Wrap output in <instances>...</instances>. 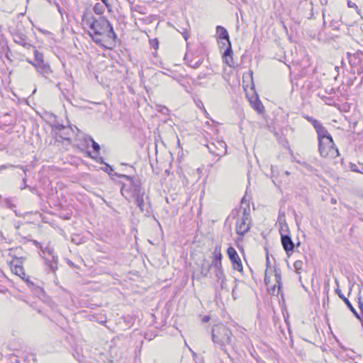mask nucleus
Instances as JSON below:
<instances>
[{
  "instance_id": "obj_37",
  "label": "nucleus",
  "mask_w": 363,
  "mask_h": 363,
  "mask_svg": "<svg viewBox=\"0 0 363 363\" xmlns=\"http://www.w3.org/2000/svg\"><path fill=\"white\" fill-rule=\"evenodd\" d=\"M105 166H106V167H105L104 168H103V170H104V172H106V173H108V174H111V172H113V167H112V166H111L110 164H107V163H106V164H105Z\"/></svg>"
},
{
  "instance_id": "obj_1",
  "label": "nucleus",
  "mask_w": 363,
  "mask_h": 363,
  "mask_svg": "<svg viewBox=\"0 0 363 363\" xmlns=\"http://www.w3.org/2000/svg\"><path fill=\"white\" fill-rule=\"evenodd\" d=\"M89 35L99 45H103L104 37H106L114 42L117 39V35L114 32L112 25L104 16L98 17L94 22L89 26Z\"/></svg>"
},
{
  "instance_id": "obj_50",
  "label": "nucleus",
  "mask_w": 363,
  "mask_h": 363,
  "mask_svg": "<svg viewBox=\"0 0 363 363\" xmlns=\"http://www.w3.org/2000/svg\"><path fill=\"white\" fill-rule=\"evenodd\" d=\"M201 65V61H198V62H196L194 65H191V67H194V68H197V67H199Z\"/></svg>"
},
{
  "instance_id": "obj_38",
  "label": "nucleus",
  "mask_w": 363,
  "mask_h": 363,
  "mask_svg": "<svg viewBox=\"0 0 363 363\" xmlns=\"http://www.w3.org/2000/svg\"><path fill=\"white\" fill-rule=\"evenodd\" d=\"M26 181H27V179L26 177H24L23 178V180H22V185L20 186V189L21 190L24 189H31V187L28 185L26 184Z\"/></svg>"
},
{
  "instance_id": "obj_56",
  "label": "nucleus",
  "mask_w": 363,
  "mask_h": 363,
  "mask_svg": "<svg viewBox=\"0 0 363 363\" xmlns=\"http://www.w3.org/2000/svg\"><path fill=\"white\" fill-rule=\"evenodd\" d=\"M362 322V325L363 327V315H362V318L360 317V319H359Z\"/></svg>"
},
{
  "instance_id": "obj_54",
  "label": "nucleus",
  "mask_w": 363,
  "mask_h": 363,
  "mask_svg": "<svg viewBox=\"0 0 363 363\" xmlns=\"http://www.w3.org/2000/svg\"><path fill=\"white\" fill-rule=\"evenodd\" d=\"M307 169H308V170H310V171H312V170H313V167H312V166H311V165H308V166H307Z\"/></svg>"
},
{
  "instance_id": "obj_9",
  "label": "nucleus",
  "mask_w": 363,
  "mask_h": 363,
  "mask_svg": "<svg viewBox=\"0 0 363 363\" xmlns=\"http://www.w3.org/2000/svg\"><path fill=\"white\" fill-rule=\"evenodd\" d=\"M350 63L352 67H357L359 74L363 72V53L357 52L350 57Z\"/></svg>"
},
{
  "instance_id": "obj_3",
  "label": "nucleus",
  "mask_w": 363,
  "mask_h": 363,
  "mask_svg": "<svg viewBox=\"0 0 363 363\" xmlns=\"http://www.w3.org/2000/svg\"><path fill=\"white\" fill-rule=\"evenodd\" d=\"M211 332L212 340L214 344L218 345L220 350L230 357L226 346L231 344L233 335L231 330L227 326L220 324L213 326Z\"/></svg>"
},
{
  "instance_id": "obj_7",
  "label": "nucleus",
  "mask_w": 363,
  "mask_h": 363,
  "mask_svg": "<svg viewBox=\"0 0 363 363\" xmlns=\"http://www.w3.org/2000/svg\"><path fill=\"white\" fill-rule=\"evenodd\" d=\"M251 220L249 218H240L237 220L235 230L237 234L243 236L250 229Z\"/></svg>"
},
{
  "instance_id": "obj_51",
  "label": "nucleus",
  "mask_w": 363,
  "mask_h": 363,
  "mask_svg": "<svg viewBox=\"0 0 363 363\" xmlns=\"http://www.w3.org/2000/svg\"><path fill=\"white\" fill-rule=\"evenodd\" d=\"M97 162H99V163H101V164H106V163L104 162V157H100L97 160Z\"/></svg>"
},
{
  "instance_id": "obj_4",
  "label": "nucleus",
  "mask_w": 363,
  "mask_h": 363,
  "mask_svg": "<svg viewBox=\"0 0 363 363\" xmlns=\"http://www.w3.org/2000/svg\"><path fill=\"white\" fill-rule=\"evenodd\" d=\"M315 131L318 135V152L320 155L333 156L335 152L333 149H331L332 150L328 149V151L326 152L323 147L325 144L328 145H330V146L331 144H333V137L331 135L328 133V130L323 125L322 123L315 128Z\"/></svg>"
},
{
  "instance_id": "obj_45",
  "label": "nucleus",
  "mask_w": 363,
  "mask_h": 363,
  "mask_svg": "<svg viewBox=\"0 0 363 363\" xmlns=\"http://www.w3.org/2000/svg\"><path fill=\"white\" fill-rule=\"evenodd\" d=\"M16 167V168H20L21 169H22V170L24 172V174H25V175H24V177H26V176H27V175H26L27 169H26L25 167H23V166H21V165H15V167Z\"/></svg>"
},
{
  "instance_id": "obj_21",
  "label": "nucleus",
  "mask_w": 363,
  "mask_h": 363,
  "mask_svg": "<svg viewBox=\"0 0 363 363\" xmlns=\"http://www.w3.org/2000/svg\"><path fill=\"white\" fill-rule=\"evenodd\" d=\"M45 261L50 271L52 273H55L57 269V256L52 255L51 260H48L47 258H45Z\"/></svg>"
},
{
  "instance_id": "obj_18",
  "label": "nucleus",
  "mask_w": 363,
  "mask_h": 363,
  "mask_svg": "<svg viewBox=\"0 0 363 363\" xmlns=\"http://www.w3.org/2000/svg\"><path fill=\"white\" fill-rule=\"evenodd\" d=\"M250 102L252 106V108L259 113H262L264 110V107L262 105L261 101L259 100L258 96L257 95L255 98H251L250 99Z\"/></svg>"
},
{
  "instance_id": "obj_12",
  "label": "nucleus",
  "mask_w": 363,
  "mask_h": 363,
  "mask_svg": "<svg viewBox=\"0 0 363 363\" xmlns=\"http://www.w3.org/2000/svg\"><path fill=\"white\" fill-rule=\"evenodd\" d=\"M233 54V52L232 49L231 43H229V45H228L227 48L225 49L223 54V58L225 62L230 67H235Z\"/></svg>"
},
{
  "instance_id": "obj_20",
  "label": "nucleus",
  "mask_w": 363,
  "mask_h": 363,
  "mask_svg": "<svg viewBox=\"0 0 363 363\" xmlns=\"http://www.w3.org/2000/svg\"><path fill=\"white\" fill-rule=\"evenodd\" d=\"M324 147V149L325 150L326 152L328 151V149L330 150H332L331 149H333V150L335 151L334 154L333 155V156H330V155H320L321 157H325V158H330V159H333V158H335L336 157H337L339 155V151H338V149L337 148V147L335 146V143L334 141L333 140V144H331V147L330 145H326L325 144L323 145Z\"/></svg>"
},
{
  "instance_id": "obj_24",
  "label": "nucleus",
  "mask_w": 363,
  "mask_h": 363,
  "mask_svg": "<svg viewBox=\"0 0 363 363\" xmlns=\"http://www.w3.org/2000/svg\"><path fill=\"white\" fill-rule=\"evenodd\" d=\"M0 206L13 209L16 207V205L13 203V201L11 198H6L3 201V202L0 203Z\"/></svg>"
},
{
  "instance_id": "obj_34",
  "label": "nucleus",
  "mask_w": 363,
  "mask_h": 363,
  "mask_svg": "<svg viewBox=\"0 0 363 363\" xmlns=\"http://www.w3.org/2000/svg\"><path fill=\"white\" fill-rule=\"evenodd\" d=\"M218 282H220V286L222 290H225L226 291H229V289H228L227 284H226V277H225L224 279H220V281Z\"/></svg>"
},
{
  "instance_id": "obj_16",
  "label": "nucleus",
  "mask_w": 363,
  "mask_h": 363,
  "mask_svg": "<svg viewBox=\"0 0 363 363\" xmlns=\"http://www.w3.org/2000/svg\"><path fill=\"white\" fill-rule=\"evenodd\" d=\"M97 18H96L94 15H93V13L91 11V10L89 8H86L84 12H83V15L82 16V22L84 23V24H85L86 26H87L89 27V26L92 23V22H94V21Z\"/></svg>"
},
{
  "instance_id": "obj_6",
  "label": "nucleus",
  "mask_w": 363,
  "mask_h": 363,
  "mask_svg": "<svg viewBox=\"0 0 363 363\" xmlns=\"http://www.w3.org/2000/svg\"><path fill=\"white\" fill-rule=\"evenodd\" d=\"M227 254L231 262L233 269L242 272L243 269L242 262L235 249L233 247L230 246L227 249Z\"/></svg>"
},
{
  "instance_id": "obj_31",
  "label": "nucleus",
  "mask_w": 363,
  "mask_h": 363,
  "mask_svg": "<svg viewBox=\"0 0 363 363\" xmlns=\"http://www.w3.org/2000/svg\"><path fill=\"white\" fill-rule=\"evenodd\" d=\"M242 218H249L251 220L250 205L247 204V206L244 208Z\"/></svg>"
},
{
  "instance_id": "obj_35",
  "label": "nucleus",
  "mask_w": 363,
  "mask_h": 363,
  "mask_svg": "<svg viewBox=\"0 0 363 363\" xmlns=\"http://www.w3.org/2000/svg\"><path fill=\"white\" fill-rule=\"evenodd\" d=\"M189 28H183V31H180V33L182 35L186 41L189 39Z\"/></svg>"
},
{
  "instance_id": "obj_27",
  "label": "nucleus",
  "mask_w": 363,
  "mask_h": 363,
  "mask_svg": "<svg viewBox=\"0 0 363 363\" xmlns=\"http://www.w3.org/2000/svg\"><path fill=\"white\" fill-rule=\"evenodd\" d=\"M93 10L96 14L101 15L104 12V4L101 3H96L94 6Z\"/></svg>"
},
{
  "instance_id": "obj_40",
  "label": "nucleus",
  "mask_w": 363,
  "mask_h": 363,
  "mask_svg": "<svg viewBox=\"0 0 363 363\" xmlns=\"http://www.w3.org/2000/svg\"><path fill=\"white\" fill-rule=\"evenodd\" d=\"M101 3L104 4V6H106L108 9V11L110 12L111 11V5L109 3V0H101Z\"/></svg>"
},
{
  "instance_id": "obj_43",
  "label": "nucleus",
  "mask_w": 363,
  "mask_h": 363,
  "mask_svg": "<svg viewBox=\"0 0 363 363\" xmlns=\"http://www.w3.org/2000/svg\"><path fill=\"white\" fill-rule=\"evenodd\" d=\"M268 269H267L265 271V275H264V283L266 285H269L270 283V277L267 275Z\"/></svg>"
},
{
  "instance_id": "obj_11",
  "label": "nucleus",
  "mask_w": 363,
  "mask_h": 363,
  "mask_svg": "<svg viewBox=\"0 0 363 363\" xmlns=\"http://www.w3.org/2000/svg\"><path fill=\"white\" fill-rule=\"evenodd\" d=\"M17 260V263L15 264H13V263H11V269L13 273L16 274L17 276L20 277L22 279H24V277H26V274L24 272L23 267L21 266L23 264L25 258L23 257H16Z\"/></svg>"
},
{
  "instance_id": "obj_63",
  "label": "nucleus",
  "mask_w": 363,
  "mask_h": 363,
  "mask_svg": "<svg viewBox=\"0 0 363 363\" xmlns=\"http://www.w3.org/2000/svg\"><path fill=\"white\" fill-rule=\"evenodd\" d=\"M332 202H333V203H335V200H333V199L332 200Z\"/></svg>"
},
{
  "instance_id": "obj_28",
  "label": "nucleus",
  "mask_w": 363,
  "mask_h": 363,
  "mask_svg": "<svg viewBox=\"0 0 363 363\" xmlns=\"http://www.w3.org/2000/svg\"><path fill=\"white\" fill-rule=\"evenodd\" d=\"M303 265V262L301 260H296L294 262V267L295 271L297 274H300L302 272Z\"/></svg>"
},
{
  "instance_id": "obj_42",
  "label": "nucleus",
  "mask_w": 363,
  "mask_h": 363,
  "mask_svg": "<svg viewBox=\"0 0 363 363\" xmlns=\"http://www.w3.org/2000/svg\"><path fill=\"white\" fill-rule=\"evenodd\" d=\"M358 307L360 310L361 315H363V302L362 301L361 297L358 298Z\"/></svg>"
},
{
  "instance_id": "obj_60",
  "label": "nucleus",
  "mask_w": 363,
  "mask_h": 363,
  "mask_svg": "<svg viewBox=\"0 0 363 363\" xmlns=\"http://www.w3.org/2000/svg\"><path fill=\"white\" fill-rule=\"evenodd\" d=\"M242 204L244 203V199H242V201H241Z\"/></svg>"
},
{
  "instance_id": "obj_8",
  "label": "nucleus",
  "mask_w": 363,
  "mask_h": 363,
  "mask_svg": "<svg viewBox=\"0 0 363 363\" xmlns=\"http://www.w3.org/2000/svg\"><path fill=\"white\" fill-rule=\"evenodd\" d=\"M13 40L15 43L18 44L26 49H30L33 47L31 41L28 39V36L20 32H16L13 34Z\"/></svg>"
},
{
  "instance_id": "obj_17",
  "label": "nucleus",
  "mask_w": 363,
  "mask_h": 363,
  "mask_svg": "<svg viewBox=\"0 0 363 363\" xmlns=\"http://www.w3.org/2000/svg\"><path fill=\"white\" fill-rule=\"evenodd\" d=\"M274 277H275L276 284L274 286H273L270 289V292L272 294H274L277 286L278 288V291H280L281 286H282L281 269L274 267Z\"/></svg>"
},
{
  "instance_id": "obj_5",
  "label": "nucleus",
  "mask_w": 363,
  "mask_h": 363,
  "mask_svg": "<svg viewBox=\"0 0 363 363\" xmlns=\"http://www.w3.org/2000/svg\"><path fill=\"white\" fill-rule=\"evenodd\" d=\"M33 48H35L34 54L36 63H30L33 66H35L40 72H42L45 74L50 73L51 72L50 67L49 66V65L44 62L43 53L38 52L35 46H33Z\"/></svg>"
},
{
  "instance_id": "obj_53",
  "label": "nucleus",
  "mask_w": 363,
  "mask_h": 363,
  "mask_svg": "<svg viewBox=\"0 0 363 363\" xmlns=\"http://www.w3.org/2000/svg\"><path fill=\"white\" fill-rule=\"evenodd\" d=\"M336 23L334 20H333L330 23L331 26H334V29L339 30L338 27L335 26Z\"/></svg>"
},
{
  "instance_id": "obj_15",
  "label": "nucleus",
  "mask_w": 363,
  "mask_h": 363,
  "mask_svg": "<svg viewBox=\"0 0 363 363\" xmlns=\"http://www.w3.org/2000/svg\"><path fill=\"white\" fill-rule=\"evenodd\" d=\"M216 36L218 40H225L229 45V43H230V37L228 30L221 26H218L216 27Z\"/></svg>"
},
{
  "instance_id": "obj_64",
  "label": "nucleus",
  "mask_w": 363,
  "mask_h": 363,
  "mask_svg": "<svg viewBox=\"0 0 363 363\" xmlns=\"http://www.w3.org/2000/svg\"><path fill=\"white\" fill-rule=\"evenodd\" d=\"M1 198H2V196H1V195H0V200L1 199Z\"/></svg>"
},
{
  "instance_id": "obj_10",
  "label": "nucleus",
  "mask_w": 363,
  "mask_h": 363,
  "mask_svg": "<svg viewBox=\"0 0 363 363\" xmlns=\"http://www.w3.org/2000/svg\"><path fill=\"white\" fill-rule=\"evenodd\" d=\"M281 242L286 253L289 255L294 250V243L291 239L290 233L282 234Z\"/></svg>"
},
{
  "instance_id": "obj_39",
  "label": "nucleus",
  "mask_w": 363,
  "mask_h": 363,
  "mask_svg": "<svg viewBox=\"0 0 363 363\" xmlns=\"http://www.w3.org/2000/svg\"><path fill=\"white\" fill-rule=\"evenodd\" d=\"M347 6H348L349 8H354V9L356 10V11H357L358 13H359V11L358 7H357V6L356 5V4L353 3V2H352V1H351L350 0H348V1H347Z\"/></svg>"
},
{
  "instance_id": "obj_46",
  "label": "nucleus",
  "mask_w": 363,
  "mask_h": 363,
  "mask_svg": "<svg viewBox=\"0 0 363 363\" xmlns=\"http://www.w3.org/2000/svg\"><path fill=\"white\" fill-rule=\"evenodd\" d=\"M33 242L36 247H39L41 250V251H43V252H45L44 248L42 247L41 244L39 242L34 240Z\"/></svg>"
},
{
  "instance_id": "obj_30",
  "label": "nucleus",
  "mask_w": 363,
  "mask_h": 363,
  "mask_svg": "<svg viewBox=\"0 0 363 363\" xmlns=\"http://www.w3.org/2000/svg\"><path fill=\"white\" fill-rule=\"evenodd\" d=\"M350 169L354 172H357L363 174V167L359 168L358 166L354 163L350 164Z\"/></svg>"
},
{
  "instance_id": "obj_57",
  "label": "nucleus",
  "mask_w": 363,
  "mask_h": 363,
  "mask_svg": "<svg viewBox=\"0 0 363 363\" xmlns=\"http://www.w3.org/2000/svg\"><path fill=\"white\" fill-rule=\"evenodd\" d=\"M183 28H181V30H177L180 33V31H183ZM186 28H189V26H187V27Z\"/></svg>"
},
{
  "instance_id": "obj_26",
  "label": "nucleus",
  "mask_w": 363,
  "mask_h": 363,
  "mask_svg": "<svg viewBox=\"0 0 363 363\" xmlns=\"http://www.w3.org/2000/svg\"><path fill=\"white\" fill-rule=\"evenodd\" d=\"M303 118L305 119H306L308 122H310L313 125V126L315 129L321 124L320 121H319L317 119H315L313 117L309 116L308 115H304Z\"/></svg>"
},
{
  "instance_id": "obj_25",
  "label": "nucleus",
  "mask_w": 363,
  "mask_h": 363,
  "mask_svg": "<svg viewBox=\"0 0 363 363\" xmlns=\"http://www.w3.org/2000/svg\"><path fill=\"white\" fill-rule=\"evenodd\" d=\"M25 282L27 284V285L33 289V290H35L36 292H42L43 291V288L40 287V286H35V284L31 281L28 278H26L24 277V279Z\"/></svg>"
},
{
  "instance_id": "obj_29",
  "label": "nucleus",
  "mask_w": 363,
  "mask_h": 363,
  "mask_svg": "<svg viewBox=\"0 0 363 363\" xmlns=\"http://www.w3.org/2000/svg\"><path fill=\"white\" fill-rule=\"evenodd\" d=\"M89 140L91 142L92 148L98 155L99 154L100 145L91 137H89Z\"/></svg>"
},
{
  "instance_id": "obj_55",
  "label": "nucleus",
  "mask_w": 363,
  "mask_h": 363,
  "mask_svg": "<svg viewBox=\"0 0 363 363\" xmlns=\"http://www.w3.org/2000/svg\"><path fill=\"white\" fill-rule=\"evenodd\" d=\"M87 154H88L89 157H90L91 158H93V159H94V158H95V157L91 156V152H88V153H87Z\"/></svg>"
},
{
  "instance_id": "obj_44",
  "label": "nucleus",
  "mask_w": 363,
  "mask_h": 363,
  "mask_svg": "<svg viewBox=\"0 0 363 363\" xmlns=\"http://www.w3.org/2000/svg\"><path fill=\"white\" fill-rule=\"evenodd\" d=\"M150 44L155 49H157L158 48L159 43L157 39H155L153 40H150Z\"/></svg>"
},
{
  "instance_id": "obj_62",
  "label": "nucleus",
  "mask_w": 363,
  "mask_h": 363,
  "mask_svg": "<svg viewBox=\"0 0 363 363\" xmlns=\"http://www.w3.org/2000/svg\"><path fill=\"white\" fill-rule=\"evenodd\" d=\"M332 202H333V203H335V200H333V199L332 200Z\"/></svg>"
},
{
  "instance_id": "obj_49",
  "label": "nucleus",
  "mask_w": 363,
  "mask_h": 363,
  "mask_svg": "<svg viewBox=\"0 0 363 363\" xmlns=\"http://www.w3.org/2000/svg\"><path fill=\"white\" fill-rule=\"evenodd\" d=\"M208 148L209 150V152L213 155H220V152H216L215 151H213V150H211V148L208 146Z\"/></svg>"
},
{
  "instance_id": "obj_22",
  "label": "nucleus",
  "mask_w": 363,
  "mask_h": 363,
  "mask_svg": "<svg viewBox=\"0 0 363 363\" xmlns=\"http://www.w3.org/2000/svg\"><path fill=\"white\" fill-rule=\"evenodd\" d=\"M223 259V255L220 252V247L216 246L213 252V257L212 262H221Z\"/></svg>"
},
{
  "instance_id": "obj_23",
  "label": "nucleus",
  "mask_w": 363,
  "mask_h": 363,
  "mask_svg": "<svg viewBox=\"0 0 363 363\" xmlns=\"http://www.w3.org/2000/svg\"><path fill=\"white\" fill-rule=\"evenodd\" d=\"M144 196L145 195L140 196L139 195L138 197H134L135 201L138 207L140 208L141 212H144L145 209V203H144Z\"/></svg>"
},
{
  "instance_id": "obj_19",
  "label": "nucleus",
  "mask_w": 363,
  "mask_h": 363,
  "mask_svg": "<svg viewBox=\"0 0 363 363\" xmlns=\"http://www.w3.org/2000/svg\"><path fill=\"white\" fill-rule=\"evenodd\" d=\"M212 268V264L209 263L206 259H203L202 260V262L201 264V271L200 273L203 277H206L211 269Z\"/></svg>"
},
{
  "instance_id": "obj_2",
  "label": "nucleus",
  "mask_w": 363,
  "mask_h": 363,
  "mask_svg": "<svg viewBox=\"0 0 363 363\" xmlns=\"http://www.w3.org/2000/svg\"><path fill=\"white\" fill-rule=\"evenodd\" d=\"M115 175L121 179H124L127 183H123L121 189L122 195L125 198L128 196L134 198L138 197L139 195H145V191L142 187L140 179L125 174L115 173Z\"/></svg>"
},
{
  "instance_id": "obj_33",
  "label": "nucleus",
  "mask_w": 363,
  "mask_h": 363,
  "mask_svg": "<svg viewBox=\"0 0 363 363\" xmlns=\"http://www.w3.org/2000/svg\"><path fill=\"white\" fill-rule=\"evenodd\" d=\"M279 233L281 235V237L282 236V234H286L290 233H289V228L286 223H285L284 225H281V228L279 229Z\"/></svg>"
},
{
  "instance_id": "obj_59",
  "label": "nucleus",
  "mask_w": 363,
  "mask_h": 363,
  "mask_svg": "<svg viewBox=\"0 0 363 363\" xmlns=\"http://www.w3.org/2000/svg\"><path fill=\"white\" fill-rule=\"evenodd\" d=\"M323 17L325 18V10H323Z\"/></svg>"
},
{
  "instance_id": "obj_52",
  "label": "nucleus",
  "mask_w": 363,
  "mask_h": 363,
  "mask_svg": "<svg viewBox=\"0 0 363 363\" xmlns=\"http://www.w3.org/2000/svg\"><path fill=\"white\" fill-rule=\"evenodd\" d=\"M209 320H210V316L205 315L202 320L203 323H207V322H208Z\"/></svg>"
},
{
  "instance_id": "obj_41",
  "label": "nucleus",
  "mask_w": 363,
  "mask_h": 363,
  "mask_svg": "<svg viewBox=\"0 0 363 363\" xmlns=\"http://www.w3.org/2000/svg\"><path fill=\"white\" fill-rule=\"evenodd\" d=\"M14 167L15 165L11 164H2L0 166V172L9 168H14Z\"/></svg>"
},
{
  "instance_id": "obj_47",
  "label": "nucleus",
  "mask_w": 363,
  "mask_h": 363,
  "mask_svg": "<svg viewBox=\"0 0 363 363\" xmlns=\"http://www.w3.org/2000/svg\"><path fill=\"white\" fill-rule=\"evenodd\" d=\"M44 250H45L44 253L48 252L50 255H51L52 257L53 250L52 248L45 247V248H44Z\"/></svg>"
},
{
  "instance_id": "obj_32",
  "label": "nucleus",
  "mask_w": 363,
  "mask_h": 363,
  "mask_svg": "<svg viewBox=\"0 0 363 363\" xmlns=\"http://www.w3.org/2000/svg\"><path fill=\"white\" fill-rule=\"evenodd\" d=\"M214 274H215V277H216L218 281H219L220 279H224V277H225L223 270H220V269L215 270Z\"/></svg>"
},
{
  "instance_id": "obj_14",
  "label": "nucleus",
  "mask_w": 363,
  "mask_h": 363,
  "mask_svg": "<svg viewBox=\"0 0 363 363\" xmlns=\"http://www.w3.org/2000/svg\"><path fill=\"white\" fill-rule=\"evenodd\" d=\"M335 293L338 295V296L345 302V303L347 305L348 308L352 312L354 315L357 318L360 319V315L356 311V309L353 307L350 301L347 298H346L341 292V290L339 288H337L335 289Z\"/></svg>"
},
{
  "instance_id": "obj_13",
  "label": "nucleus",
  "mask_w": 363,
  "mask_h": 363,
  "mask_svg": "<svg viewBox=\"0 0 363 363\" xmlns=\"http://www.w3.org/2000/svg\"><path fill=\"white\" fill-rule=\"evenodd\" d=\"M55 128L60 131L59 135L63 140H69L72 129L61 124L55 125Z\"/></svg>"
},
{
  "instance_id": "obj_58",
  "label": "nucleus",
  "mask_w": 363,
  "mask_h": 363,
  "mask_svg": "<svg viewBox=\"0 0 363 363\" xmlns=\"http://www.w3.org/2000/svg\"><path fill=\"white\" fill-rule=\"evenodd\" d=\"M218 144L223 147V145L225 147V145L223 143H218Z\"/></svg>"
},
{
  "instance_id": "obj_36",
  "label": "nucleus",
  "mask_w": 363,
  "mask_h": 363,
  "mask_svg": "<svg viewBox=\"0 0 363 363\" xmlns=\"http://www.w3.org/2000/svg\"><path fill=\"white\" fill-rule=\"evenodd\" d=\"M212 267H214L215 270H223L221 262H211Z\"/></svg>"
},
{
  "instance_id": "obj_48",
  "label": "nucleus",
  "mask_w": 363,
  "mask_h": 363,
  "mask_svg": "<svg viewBox=\"0 0 363 363\" xmlns=\"http://www.w3.org/2000/svg\"><path fill=\"white\" fill-rule=\"evenodd\" d=\"M266 250H267L266 249ZM266 266H267V269H268V267L269 266V258L268 251H267Z\"/></svg>"
},
{
  "instance_id": "obj_61",
  "label": "nucleus",
  "mask_w": 363,
  "mask_h": 363,
  "mask_svg": "<svg viewBox=\"0 0 363 363\" xmlns=\"http://www.w3.org/2000/svg\"><path fill=\"white\" fill-rule=\"evenodd\" d=\"M69 264L72 266L73 263L72 262H69Z\"/></svg>"
}]
</instances>
